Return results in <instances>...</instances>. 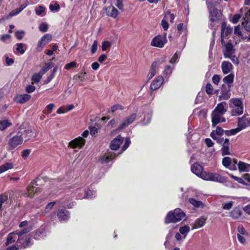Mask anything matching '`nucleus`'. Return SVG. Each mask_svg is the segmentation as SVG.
I'll return each instance as SVG.
<instances>
[{"label":"nucleus","mask_w":250,"mask_h":250,"mask_svg":"<svg viewBox=\"0 0 250 250\" xmlns=\"http://www.w3.org/2000/svg\"><path fill=\"white\" fill-rule=\"evenodd\" d=\"M192 171L198 176L207 181H211L221 183L226 182V180L220 174L216 173L203 172L202 167L198 163L194 164L191 167Z\"/></svg>","instance_id":"f257e3e1"},{"label":"nucleus","mask_w":250,"mask_h":250,"mask_svg":"<svg viewBox=\"0 0 250 250\" xmlns=\"http://www.w3.org/2000/svg\"><path fill=\"white\" fill-rule=\"evenodd\" d=\"M31 230V228H27L19 231L17 243L19 244V247L21 248L25 249L32 244L31 241V236L30 234H26Z\"/></svg>","instance_id":"f03ea898"},{"label":"nucleus","mask_w":250,"mask_h":250,"mask_svg":"<svg viewBox=\"0 0 250 250\" xmlns=\"http://www.w3.org/2000/svg\"><path fill=\"white\" fill-rule=\"evenodd\" d=\"M229 106L231 109L230 113L232 116H237L243 113V104L239 99H231L229 101Z\"/></svg>","instance_id":"7ed1b4c3"},{"label":"nucleus","mask_w":250,"mask_h":250,"mask_svg":"<svg viewBox=\"0 0 250 250\" xmlns=\"http://www.w3.org/2000/svg\"><path fill=\"white\" fill-rule=\"evenodd\" d=\"M23 138L19 133L10 137L8 141L7 150L10 151L19 147L23 144Z\"/></svg>","instance_id":"20e7f679"},{"label":"nucleus","mask_w":250,"mask_h":250,"mask_svg":"<svg viewBox=\"0 0 250 250\" xmlns=\"http://www.w3.org/2000/svg\"><path fill=\"white\" fill-rule=\"evenodd\" d=\"M185 214L180 208L175 209L173 212H169L165 219L167 224L179 222L185 217Z\"/></svg>","instance_id":"39448f33"},{"label":"nucleus","mask_w":250,"mask_h":250,"mask_svg":"<svg viewBox=\"0 0 250 250\" xmlns=\"http://www.w3.org/2000/svg\"><path fill=\"white\" fill-rule=\"evenodd\" d=\"M222 13L220 11L214 9L210 11V23L209 26L211 28L214 27L216 25L219 23V21L221 18Z\"/></svg>","instance_id":"423d86ee"},{"label":"nucleus","mask_w":250,"mask_h":250,"mask_svg":"<svg viewBox=\"0 0 250 250\" xmlns=\"http://www.w3.org/2000/svg\"><path fill=\"white\" fill-rule=\"evenodd\" d=\"M167 42L166 35H158L151 41L150 45L152 46L163 48Z\"/></svg>","instance_id":"0eeeda50"},{"label":"nucleus","mask_w":250,"mask_h":250,"mask_svg":"<svg viewBox=\"0 0 250 250\" xmlns=\"http://www.w3.org/2000/svg\"><path fill=\"white\" fill-rule=\"evenodd\" d=\"M165 62L164 57L158 59L156 61L153 62L151 65L149 71L147 74L148 80L149 81L156 74V68L158 65L162 64Z\"/></svg>","instance_id":"6e6552de"},{"label":"nucleus","mask_w":250,"mask_h":250,"mask_svg":"<svg viewBox=\"0 0 250 250\" xmlns=\"http://www.w3.org/2000/svg\"><path fill=\"white\" fill-rule=\"evenodd\" d=\"M19 134L25 139V141L30 139L32 137H35L37 136V132L31 127L24 129L23 131H19Z\"/></svg>","instance_id":"1a4fd4ad"},{"label":"nucleus","mask_w":250,"mask_h":250,"mask_svg":"<svg viewBox=\"0 0 250 250\" xmlns=\"http://www.w3.org/2000/svg\"><path fill=\"white\" fill-rule=\"evenodd\" d=\"M224 131L221 128L217 127L216 129L213 130L210 133L211 137L216 140L218 144H222L223 142L224 139L221 138V136L224 134Z\"/></svg>","instance_id":"9d476101"},{"label":"nucleus","mask_w":250,"mask_h":250,"mask_svg":"<svg viewBox=\"0 0 250 250\" xmlns=\"http://www.w3.org/2000/svg\"><path fill=\"white\" fill-rule=\"evenodd\" d=\"M37 186V185L34 182H33L27 187V192L25 194L27 197L33 198L36 193L41 192L40 188H36Z\"/></svg>","instance_id":"9b49d317"},{"label":"nucleus","mask_w":250,"mask_h":250,"mask_svg":"<svg viewBox=\"0 0 250 250\" xmlns=\"http://www.w3.org/2000/svg\"><path fill=\"white\" fill-rule=\"evenodd\" d=\"M230 91V85H223L221 91V95L219 96V99L220 100L229 99L231 96Z\"/></svg>","instance_id":"f8f14e48"},{"label":"nucleus","mask_w":250,"mask_h":250,"mask_svg":"<svg viewBox=\"0 0 250 250\" xmlns=\"http://www.w3.org/2000/svg\"><path fill=\"white\" fill-rule=\"evenodd\" d=\"M85 140L81 137H79L75 139L72 140L69 143L68 146L75 148L77 147L82 148L85 144Z\"/></svg>","instance_id":"ddd939ff"},{"label":"nucleus","mask_w":250,"mask_h":250,"mask_svg":"<svg viewBox=\"0 0 250 250\" xmlns=\"http://www.w3.org/2000/svg\"><path fill=\"white\" fill-rule=\"evenodd\" d=\"M223 115L218 113L215 111L212 112L211 114V122L212 125L214 127L216 125L220 123H224L226 121V119L222 116Z\"/></svg>","instance_id":"4468645a"},{"label":"nucleus","mask_w":250,"mask_h":250,"mask_svg":"<svg viewBox=\"0 0 250 250\" xmlns=\"http://www.w3.org/2000/svg\"><path fill=\"white\" fill-rule=\"evenodd\" d=\"M238 126L243 130L250 125V117L248 115L245 114L243 117L238 118Z\"/></svg>","instance_id":"2eb2a0df"},{"label":"nucleus","mask_w":250,"mask_h":250,"mask_svg":"<svg viewBox=\"0 0 250 250\" xmlns=\"http://www.w3.org/2000/svg\"><path fill=\"white\" fill-rule=\"evenodd\" d=\"M137 115L136 114H132L129 116L125 118L122 124L118 127L119 130L123 129L125 127L131 124H132L136 118Z\"/></svg>","instance_id":"dca6fc26"},{"label":"nucleus","mask_w":250,"mask_h":250,"mask_svg":"<svg viewBox=\"0 0 250 250\" xmlns=\"http://www.w3.org/2000/svg\"><path fill=\"white\" fill-rule=\"evenodd\" d=\"M52 39V37L49 34H46L44 35L41 40L38 42L37 46V50L39 51H41L42 50V47L49 42Z\"/></svg>","instance_id":"f3484780"},{"label":"nucleus","mask_w":250,"mask_h":250,"mask_svg":"<svg viewBox=\"0 0 250 250\" xmlns=\"http://www.w3.org/2000/svg\"><path fill=\"white\" fill-rule=\"evenodd\" d=\"M232 32V29L227 27L226 23L223 22L222 25L221 29V42L224 44L225 42L224 39L228 37Z\"/></svg>","instance_id":"a211bd4d"},{"label":"nucleus","mask_w":250,"mask_h":250,"mask_svg":"<svg viewBox=\"0 0 250 250\" xmlns=\"http://www.w3.org/2000/svg\"><path fill=\"white\" fill-rule=\"evenodd\" d=\"M124 138L121 135H118L116 138L114 139L111 142L110 148L112 150H117L121 144L123 142Z\"/></svg>","instance_id":"6ab92c4d"},{"label":"nucleus","mask_w":250,"mask_h":250,"mask_svg":"<svg viewBox=\"0 0 250 250\" xmlns=\"http://www.w3.org/2000/svg\"><path fill=\"white\" fill-rule=\"evenodd\" d=\"M242 25L247 31L250 32V9L248 10L245 14Z\"/></svg>","instance_id":"aec40b11"},{"label":"nucleus","mask_w":250,"mask_h":250,"mask_svg":"<svg viewBox=\"0 0 250 250\" xmlns=\"http://www.w3.org/2000/svg\"><path fill=\"white\" fill-rule=\"evenodd\" d=\"M164 82V79L162 76L157 77L151 83L150 88L152 90H155L160 88Z\"/></svg>","instance_id":"412c9836"},{"label":"nucleus","mask_w":250,"mask_h":250,"mask_svg":"<svg viewBox=\"0 0 250 250\" xmlns=\"http://www.w3.org/2000/svg\"><path fill=\"white\" fill-rule=\"evenodd\" d=\"M222 147L221 148L222 155H230L231 153L229 150V139L223 140Z\"/></svg>","instance_id":"4be33fe9"},{"label":"nucleus","mask_w":250,"mask_h":250,"mask_svg":"<svg viewBox=\"0 0 250 250\" xmlns=\"http://www.w3.org/2000/svg\"><path fill=\"white\" fill-rule=\"evenodd\" d=\"M229 216L234 220H237L242 214L241 209L238 207L234 208L229 213Z\"/></svg>","instance_id":"5701e85b"},{"label":"nucleus","mask_w":250,"mask_h":250,"mask_svg":"<svg viewBox=\"0 0 250 250\" xmlns=\"http://www.w3.org/2000/svg\"><path fill=\"white\" fill-rule=\"evenodd\" d=\"M18 232L19 231L17 230L16 231L12 232L8 235L6 242L5 243L6 245H8L12 243L15 242L16 240H17L18 238Z\"/></svg>","instance_id":"b1692460"},{"label":"nucleus","mask_w":250,"mask_h":250,"mask_svg":"<svg viewBox=\"0 0 250 250\" xmlns=\"http://www.w3.org/2000/svg\"><path fill=\"white\" fill-rule=\"evenodd\" d=\"M221 68L223 73L228 74L233 69V66L231 63L229 62L224 61L222 63Z\"/></svg>","instance_id":"393cba45"},{"label":"nucleus","mask_w":250,"mask_h":250,"mask_svg":"<svg viewBox=\"0 0 250 250\" xmlns=\"http://www.w3.org/2000/svg\"><path fill=\"white\" fill-rule=\"evenodd\" d=\"M57 215L60 221H65L68 219L70 214L67 210L62 209L58 210Z\"/></svg>","instance_id":"a878e982"},{"label":"nucleus","mask_w":250,"mask_h":250,"mask_svg":"<svg viewBox=\"0 0 250 250\" xmlns=\"http://www.w3.org/2000/svg\"><path fill=\"white\" fill-rule=\"evenodd\" d=\"M227 105L226 102H222L217 104L213 111H215L218 113H220L222 115L224 114L226 111L227 109L225 108V106Z\"/></svg>","instance_id":"bb28decb"},{"label":"nucleus","mask_w":250,"mask_h":250,"mask_svg":"<svg viewBox=\"0 0 250 250\" xmlns=\"http://www.w3.org/2000/svg\"><path fill=\"white\" fill-rule=\"evenodd\" d=\"M30 95L27 94H24L22 95H18L15 98V101L17 103L23 104L29 101L30 99Z\"/></svg>","instance_id":"cd10ccee"},{"label":"nucleus","mask_w":250,"mask_h":250,"mask_svg":"<svg viewBox=\"0 0 250 250\" xmlns=\"http://www.w3.org/2000/svg\"><path fill=\"white\" fill-rule=\"evenodd\" d=\"M207 218L202 217L196 219L192 225L193 229H198L203 227L206 222Z\"/></svg>","instance_id":"c85d7f7f"},{"label":"nucleus","mask_w":250,"mask_h":250,"mask_svg":"<svg viewBox=\"0 0 250 250\" xmlns=\"http://www.w3.org/2000/svg\"><path fill=\"white\" fill-rule=\"evenodd\" d=\"M107 15L113 18H116L118 14V10L113 6H110L105 10Z\"/></svg>","instance_id":"c756f323"},{"label":"nucleus","mask_w":250,"mask_h":250,"mask_svg":"<svg viewBox=\"0 0 250 250\" xmlns=\"http://www.w3.org/2000/svg\"><path fill=\"white\" fill-rule=\"evenodd\" d=\"M238 167L240 171L248 172L250 170V164L243 162H239Z\"/></svg>","instance_id":"7c9ffc66"},{"label":"nucleus","mask_w":250,"mask_h":250,"mask_svg":"<svg viewBox=\"0 0 250 250\" xmlns=\"http://www.w3.org/2000/svg\"><path fill=\"white\" fill-rule=\"evenodd\" d=\"M14 167L12 163H6L0 166V174L9 170L12 169Z\"/></svg>","instance_id":"2f4dec72"},{"label":"nucleus","mask_w":250,"mask_h":250,"mask_svg":"<svg viewBox=\"0 0 250 250\" xmlns=\"http://www.w3.org/2000/svg\"><path fill=\"white\" fill-rule=\"evenodd\" d=\"M12 124L8 120L0 121V130L3 131L8 127L11 126Z\"/></svg>","instance_id":"473e14b6"},{"label":"nucleus","mask_w":250,"mask_h":250,"mask_svg":"<svg viewBox=\"0 0 250 250\" xmlns=\"http://www.w3.org/2000/svg\"><path fill=\"white\" fill-rule=\"evenodd\" d=\"M241 130V129L238 126V127L236 128L225 131V133L227 136L234 135Z\"/></svg>","instance_id":"72a5a7b5"},{"label":"nucleus","mask_w":250,"mask_h":250,"mask_svg":"<svg viewBox=\"0 0 250 250\" xmlns=\"http://www.w3.org/2000/svg\"><path fill=\"white\" fill-rule=\"evenodd\" d=\"M189 202L190 204L196 207L203 208L204 207V205L201 201H197L193 198H190L189 199Z\"/></svg>","instance_id":"f704fd0d"},{"label":"nucleus","mask_w":250,"mask_h":250,"mask_svg":"<svg viewBox=\"0 0 250 250\" xmlns=\"http://www.w3.org/2000/svg\"><path fill=\"white\" fill-rule=\"evenodd\" d=\"M234 78V74L232 73H230L229 75H228V76H226L223 79V82L224 83H228V84L230 85V83H233Z\"/></svg>","instance_id":"c9c22d12"},{"label":"nucleus","mask_w":250,"mask_h":250,"mask_svg":"<svg viewBox=\"0 0 250 250\" xmlns=\"http://www.w3.org/2000/svg\"><path fill=\"white\" fill-rule=\"evenodd\" d=\"M189 227L188 226L180 227L179 231L180 233L184 235L183 238L185 239L187 236V233L189 231Z\"/></svg>","instance_id":"e433bc0d"},{"label":"nucleus","mask_w":250,"mask_h":250,"mask_svg":"<svg viewBox=\"0 0 250 250\" xmlns=\"http://www.w3.org/2000/svg\"><path fill=\"white\" fill-rule=\"evenodd\" d=\"M117 155H116L115 153L111 154L110 155V156H107L105 157H102L101 159V161L103 163H108L110 160H112Z\"/></svg>","instance_id":"4c0bfd02"},{"label":"nucleus","mask_w":250,"mask_h":250,"mask_svg":"<svg viewBox=\"0 0 250 250\" xmlns=\"http://www.w3.org/2000/svg\"><path fill=\"white\" fill-rule=\"evenodd\" d=\"M175 18L174 14L170 13L169 12H166L164 19H165L167 21H170L171 22H173V20Z\"/></svg>","instance_id":"58836bf2"},{"label":"nucleus","mask_w":250,"mask_h":250,"mask_svg":"<svg viewBox=\"0 0 250 250\" xmlns=\"http://www.w3.org/2000/svg\"><path fill=\"white\" fill-rule=\"evenodd\" d=\"M42 77V74H41L40 73L34 74L32 78V83H39Z\"/></svg>","instance_id":"ea45409f"},{"label":"nucleus","mask_w":250,"mask_h":250,"mask_svg":"<svg viewBox=\"0 0 250 250\" xmlns=\"http://www.w3.org/2000/svg\"><path fill=\"white\" fill-rule=\"evenodd\" d=\"M49 9L51 11H58L60 9V6L58 3L55 2L54 4H50Z\"/></svg>","instance_id":"a19ab883"},{"label":"nucleus","mask_w":250,"mask_h":250,"mask_svg":"<svg viewBox=\"0 0 250 250\" xmlns=\"http://www.w3.org/2000/svg\"><path fill=\"white\" fill-rule=\"evenodd\" d=\"M231 159L229 157H226L223 159L222 164L224 166L227 167H228L231 164Z\"/></svg>","instance_id":"79ce46f5"},{"label":"nucleus","mask_w":250,"mask_h":250,"mask_svg":"<svg viewBox=\"0 0 250 250\" xmlns=\"http://www.w3.org/2000/svg\"><path fill=\"white\" fill-rule=\"evenodd\" d=\"M233 202L230 201L228 203H224L222 204V208L226 210H229L233 206Z\"/></svg>","instance_id":"37998d69"},{"label":"nucleus","mask_w":250,"mask_h":250,"mask_svg":"<svg viewBox=\"0 0 250 250\" xmlns=\"http://www.w3.org/2000/svg\"><path fill=\"white\" fill-rule=\"evenodd\" d=\"M16 50L21 54H23L25 52V50L24 49V44L22 43H17Z\"/></svg>","instance_id":"c03bdc74"},{"label":"nucleus","mask_w":250,"mask_h":250,"mask_svg":"<svg viewBox=\"0 0 250 250\" xmlns=\"http://www.w3.org/2000/svg\"><path fill=\"white\" fill-rule=\"evenodd\" d=\"M111 46V43L108 41H104L102 44V49L103 51H105L107 48Z\"/></svg>","instance_id":"a18cd8bd"},{"label":"nucleus","mask_w":250,"mask_h":250,"mask_svg":"<svg viewBox=\"0 0 250 250\" xmlns=\"http://www.w3.org/2000/svg\"><path fill=\"white\" fill-rule=\"evenodd\" d=\"M237 230H238V232L239 233V234L243 235L244 236H248V232L244 228V227L242 226H241V225L239 226L238 227Z\"/></svg>","instance_id":"49530a36"},{"label":"nucleus","mask_w":250,"mask_h":250,"mask_svg":"<svg viewBox=\"0 0 250 250\" xmlns=\"http://www.w3.org/2000/svg\"><path fill=\"white\" fill-rule=\"evenodd\" d=\"M31 152V150L30 149L23 150L21 153V157L24 159H26L29 156Z\"/></svg>","instance_id":"de8ad7c7"},{"label":"nucleus","mask_w":250,"mask_h":250,"mask_svg":"<svg viewBox=\"0 0 250 250\" xmlns=\"http://www.w3.org/2000/svg\"><path fill=\"white\" fill-rule=\"evenodd\" d=\"M123 109V106L121 105L118 104L114 105L113 106H112L111 107V112L113 113L115 112L117 110H121Z\"/></svg>","instance_id":"09e8293b"},{"label":"nucleus","mask_w":250,"mask_h":250,"mask_svg":"<svg viewBox=\"0 0 250 250\" xmlns=\"http://www.w3.org/2000/svg\"><path fill=\"white\" fill-rule=\"evenodd\" d=\"M45 11V8L40 5L36 9V13L37 15H41L42 13H43Z\"/></svg>","instance_id":"8fccbe9b"},{"label":"nucleus","mask_w":250,"mask_h":250,"mask_svg":"<svg viewBox=\"0 0 250 250\" xmlns=\"http://www.w3.org/2000/svg\"><path fill=\"white\" fill-rule=\"evenodd\" d=\"M172 70L170 66H167L164 71V75L165 76V77L169 76L172 73Z\"/></svg>","instance_id":"3c124183"},{"label":"nucleus","mask_w":250,"mask_h":250,"mask_svg":"<svg viewBox=\"0 0 250 250\" xmlns=\"http://www.w3.org/2000/svg\"><path fill=\"white\" fill-rule=\"evenodd\" d=\"M95 194V192L94 191H92L90 189L87 190L85 191L84 198H91L93 195H94Z\"/></svg>","instance_id":"603ef678"},{"label":"nucleus","mask_w":250,"mask_h":250,"mask_svg":"<svg viewBox=\"0 0 250 250\" xmlns=\"http://www.w3.org/2000/svg\"><path fill=\"white\" fill-rule=\"evenodd\" d=\"M39 29L42 32H46L48 29V25L45 23H42L40 24Z\"/></svg>","instance_id":"864d4df0"},{"label":"nucleus","mask_w":250,"mask_h":250,"mask_svg":"<svg viewBox=\"0 0 250 250\" xmlns=\"http://www.w3.org/2000/svg\"><path fill=\"white\" fill-rule=\"evenodd\" d=\"M98 48V42L97 41H94L93 44H92L91 48V51L92 54H94Z\"/></svg>","instance_id":"5fc2aeb1"},{"label":"nucleus","mask_w":250,"mask_h":250,"mask_svg":"<svg viewBox=\"0 0 250 250\" xmlns=\"http://www.w3.org/2000/svg\"><path fill=\"white\" fill-rule=\"evenodd\" d=\"M213 87L211 84L208 83L206 86V91L208 94H211L213 91Z\"/></svg>","instance_id":"6e6d98bb"},{"label":"nucleus","mask_w":250,"mask_h":250,"mask_svg":"<svg viewBox=\"0 0 250 250\" xmlns=\"http://www.w3.org/2000/svg\"><path fill=\"white\" fill-rule=\"evenodd\" d=\"M161 25L165 30H167L168 28V24L167 23V21L164 18L161 21Z\"/></svg>","instance_id":"4d7b16f0"},{"label":"nucleus","mask_w":250,"mask_h":250,"mask_svg":"<svg viewBox=\"0 0 250 250\" xmlns=\"http://www.w3.org/2000/svg\"><path fill=\"white\" fill-rule=\"evenodd\" d=\"M237 239L238 241L242 244H245L246 242V239L244 236H242L239 234L237 235Z\"/></svg>","instance_id":"13d9d810"},{"label":"nucleus","mask_w":250,"mask_h":250,"mask_svg":"<svg viewBox=\"0 0 250 250\" xmlns=\"http://www.w3.org/2000/svg\"><path fill=\"white\" fill-rule=\"evenodd\" d=\"M24 34L23 31H17L15 33V35L18 39L19 40H21L23 38V35Z\"/></svg>","instance_id":"bf43d9fd"},{"label":"nucleus","mask_w":250,"mask_h":250,"mask_svg":"<svg viewBox=\"0 0 250 250\" xmlns=\"http://www.w3.org/2000/svg\"><path fill=\"white\" fill-rule=\"evenodd\" d=\"M212 80L214 84H218L220 80L219 76L217 75H214L212 78Z\"/></svg>","instance_id":"052dcab7"},{"label":"nucleus","mask_w":250,"mask_h":250,"mask_svg":"<svg viewBox=\"0 0 250 250\" xmlns=\"http://www.w3.org/2000/svg\"><path fill=\"white\" fill-rule=\"evenodd\" d=\"M7 199V196L3 195H0V209H1L2 204L5 202Z\"/></svg>","instance_id":"680f3d73"},{"label":"nucleus","mask_w":250,"mask_h":250,"mask_svg":"<svg viewBox=\"0 0 250 250\" xmlns=\"http://www.w3.org/2000/svg\"><path fill=\"white\" fill-rule=\"evenodd\" d=\"M55 107V105L53 104H50L46 106V109L47 110V114H50L52 110Z\"/></svg>","instance_id":"e2e57ef3"},{"label":"nucleus","mask_w":250,"mask_h":250,"mask_svg":"<svg viewBox=\"0 0 250 250\" xmlns=\"http://www.w3.org/2000/svg\"><path fill=\"white\" fill-rule=\"evenodd\" d=\"M35 89L36 88L35 86L32 85H29L26 87V91L28 93H31L34 92Z\"/></svg>","instance_id":"0e129e2a"},{"label":"nucleus","mask_w":250,"mask_h":250,"mask_svg":"<svg viewBox=\"0 0 250 250\" xmlns=\"http://www.w3.org/2000/svg\"><path fill=\"white\" fill-rule=\"evenodd\" d=\"M86 74V72H83V76L81 75H75L74 77V79L77 80H80L81 82H83L84 81V76Z\"/></svg>","instance_id":"69168bd1"},{"label":"nucleus","mask_w":250,"mask_h":250,"mask_svg":"<svg viewBox=\"0 0 250 250\" xmlns=\"http://www.w3.org/2000/svg\"><path fill=\"white\" fill-rule=\"evenodd\" d=\"M205 143L208 147H211L214 145L213 142L209 138L205 139Z\"/></svg>","instance_id":"338daca9"},{"label":"nucleus","mask_w":250,"mask_h":250,"mask_svg":"<svg viewBox=\"0 0 250 250\" xmlns=\"http://www.w3.org/2000/svg\"><path fill=\"white\" fill-rule=\"evenodd\" d=\"M76 66L75 62H71L70 63H67L65 65V68L69 69L70 68L75 67Z\"/></svg>","instance_id":"774afa93"}]
</instances>
